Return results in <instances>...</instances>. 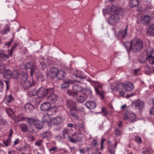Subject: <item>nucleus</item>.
Listing matches in <instances>:
<instances>
[{
  "label": "nucleus",
  "mask_w": 154,
  "mask_h": 154,
  "mask_svg": "<svg viewBox=\"0 0 154 154\" xmlns=\"http://www.w3.org/2000/svg\"><path fill=\"white\" fill-rule=\"evenodd\" d=\"M112 11V7H107V8L103 9V12L104 15L110 14L111 13V16L109 19V23L112 25H115L118 22L119 19V14L122 11L121 8H119Z\"/></svg>",
  "instance_id": "1"
},
{
  "label": "nucleus",
  "mask_w": 154,
  "mask_h": 154,
  "mask_svg": "<svg viewBox=\"0 0 154 154\" xmlns=\"http://www.w3.org/2000/svg\"><path fill=\"white\" fill-rule=\"evenodd\" d=\"M124 45L128 52L132 50L134 52H137L140 51L143 48L142 41L137 38L131 40L130 42H125Z\"/></svg>",
  "instance_id": "2"
},
{
  "label": "nucleus",
  "mask_w": 154,
  "mask_h": 154,
  "mask_svg": "<svg viewBox=\"0 0 154 154\" xmlns=\"http://www.w3.org/2000/svg\"><path fill=\"white\" fill-rule=\"evenodd\" d=\"M47 95V100L50 103H54L57 100L58 97L56 94L54 93L53 89H45L43 87L39 88V97H43Z\"/></svg>",
  "instance_id": "3"
},
{
  "label": "nucleus",
  "mask_w": 154,
  "mask_h": 154,
  "mask_svg": "<svg viewBox=\"0 0 154 154\" xmlns=\"http://www.w3.org/2000/svg\"><path fill=\"white\" fill-rule=\"evenodd\" d=\"M91 83L93 85L97 94L99 95L103 99L104 98L105 93L103 90V85L99 82L91 81Z\"/></svg>",
  "instance_id": "4"
},
{
  "label": "nucleus",
  "mask_w": 154,
  "mask_h": 154,
  "mask_svg": "<svg viewBox=\"0 0 154 154\" xmlns=\"http://www.w3.org/2000/svg\"><path fill=\"white\" fill-rule=\"evenodd\" d=\"M49 116L47 115H45L43 118V122H47L48 125L51 127L53 125H58L60 124L62 121V119L60 117H57L55 118H52L50 119Z\"/></svg>",
  "instance_id": "5"
},
{
  "label": "nucleus",
  "mask_w": 154,
  "mask_h": 154,
  "mask_svg": "<svg viewBox=\"0 0 154 154\" xmlns=\"http://www.w3.org/2000/svg\"><path fill=\"white\" fill-rule=\"evenodd\" d=\"M3 75L4 78L7 79L5 82L6 85L7 90H8V89L9 86V80L12 78V72L9 69H6L4 72Z\"/></svg>",
  "instance_id": "6"
},
{
  "label": "nucleus",
  "mask_w": 154,
  "mask_h": 154,
  "mask_svg": "<svg viewBox=\"0 0 154 154\" xmlns=\"http://www.w3.org/2000/svg\"><path fill=\"white\" fill-rule=\"evenodd\" d=\"M81 139V135L77 133L74 134L71 136H68L69 140L72 143H75L76 142L79 141Z\"/></svg>",
  "instance_id": "7"
},
{
  "label": "nucleus",
  "mask_w": 154,
  "mask_h": 154,
  "mask_svg": "<svg viewBox=\"0 0 154 154\" xmlns=\"http://www.w3.org/2000/svg\"><path fill=\"white\" fill-rule=\"evenodd\" d=\"M25 67L26 69H30V73L31 75L33 74L34 75H36L37 78L38 79V75L37 74L36 72L35 71V70L34 69V66L33 62H29L27 63L26 65H25Z\"/></svg>",
  "instance_id": "8"
},
{
  "label": "nucleus",
  "mask_w": 154,
  "mask_h": 154,
  "mask_svg": "<svg viewBox=\"0 0 154 154\" xmlns=\"http://www.w3.org/2000/svg\"><path fill=\"white\" fill-rule=\"evenodd\" d=\"M128 26V25H127L125 29H122L119 31L117 36L119 39H123L127 36Z\"/></svg>",
  "instance_id": "9"
},
{
  "label": "nucleus",
  "mask_w": 154,
  "mask_h": 154,
  "mask_svg": "<svg viewBox=\"0 0 154 154\" xmlns=\"http://www.w3.org/2000/svg\"><path fill=\"white\" fill-rule=\"evenodd\" d=\"M26 119L28 123L30 125H35V127L38 129V121L37 120H33V119L29 118H26L24 117L21 119V120L22 121H23L26 120Z\"/></svg>",
  "instance_id": "10"
},
{
  "label": "nucleus",
  "mask_w": 154,
  "mask_h": 154,
  "mask_svg": "<svg viewBox=\"0 0 154 154\" xmlns=\"http://www.w3.org/2000/svg\"><path fill=\"white\" fill-rule=\"evenodd\" d=\"M58 72V70L57 68L55 67L52 68L49 70L47 76L48 77L53 78L54 77H56Z\"/></svg>",
  "instance_id": "11"
},
{
  "label": "nucleus",
  "mask_w": 154,
  "mask_h": 154,
  "mask_svg": "<svg viewBox=\"0 0 154 154\" xmlns=\"http://www.w3.org/2000/svg\"><path fill=\"white\" fill-rule=\"evenodd\" d=\"M85 105L89 109H94L96 107V104L93 101H88L85 102Z\"/></svg>",
  "instance_id": "12"
},
{
  "label": "nucleus",
  "mask_w": 154,
  "mask_h": 154,
  "mask_svg": "<svg viewBox=\"0 0 154 154\" xmlns=\"http://www.w3.org/2000/svg\"><path fill=\"white\" fill-rule=\"evenodd\" d=\"M51 107V103L49 102H45L42 104L40 109L42 111L49 110Z\"/></svg>",
  "instance_id": "13"
},
{
  "label": "nucleus",
  "mask_w": 154,
  "mask_h": 154,
  "mask_svg": "<svg viewBox=\"0 0 154 154\" xmlns=\"http://www.w3.org/2000/svg\"><path fill=\"white\" fill-rule=\"evenodd\" d=\"M134 88L133 85L130 82L124 84V89L126 91H130Z\"/></svg>",
  "instance_id": "14"
},
{
  "label": "nucleus",
  "mask_w": 154,
  "mask_h": 154,
  "mask_svg": "<svg viewBox=\"0 0 154 154\" xmlns=\"http://www.w3.org/2000/svg\"><path fill=\"white\" fill-rule=\"evenodd\" d=\"M72 82L69 80H65L63 81V83L61 85V88L63 89H64L68 88L70 84H72Z\"/></svg>",
  "instance_id": "15"
},
{
  "label": "nucleus",
  "mask_w": 154,
  "mask_h": 154,
  "mask_svg": "<svg viewBox=\"0 0 154 154\" xmlns=\"http://www.w3.org/2000/svg\"><path fill=\"white\" fill-rule=\"evenodd\" d=\"M66 106L68 108L71 109L76 106V103L75 101L69 100L67 101Z\"/></svg>",
  "instance_id": "16"
},
{
  "label": "nucleus",
  "mask_w": 154,
  "mask_h": 154,
  "mask_svg": "<svg viewBox=\"0 0 154 154\" xmlns=\"http://www.w3.org/2000/svg\"><path fill=\"white\" fill-rule=\"evenodd\" d=\"M135 106L137 107L140 109H143L144 106V103L139 99L137 100L135 103Z\"/></svg>",
  "instance_id": "17"
},
{
  "label": "nucleus",
  "mask_w": 154,
  "mask_h": 154,
  "mask_svg": "<svg viewBox=\"0 0 154 154\" xmlns=\"http://www.w3.org/2000/svg\"><path fill=\"white\" fill-rule=\"evenodd\" d=\"M66 73L63 70L58 71L56 77L59 79H63L65 76Z\"/></svg>",
  "instance_id": "18"
},
{
  "label": "nucleus",
  "mask_w": 154,
  "mask_h": 154,
  "mask_svg": "<svg viewBox=\"0 0 154 154\" xmlns=\"http://www.w3.org/2000/svg\"><path fill=\"white\" fill-rule=\"evenodd\" d=\"M21 84L23 85L25 89H27L30 87L32 86V84L31 83V82L27 80L24 82H22Z\"/></svg>",
  "instance_id": "19"
},
{
  "label": "nucleus",
  "mask_w": 154,
  "mask_h": 154,
  "mask_svg": "<svg viewBox=\"0 0 154 154\" xmlns=\"http://www.w3.org/2000/svg\"><path fill=\"white\" fill-rule=\"evenodd\" d=\"M73 90L76 92L77 93L83 90V88L81 85H74L72 87Z\"/></svg>",
  "instance_id": "20"
},
{
  "label": "nucleus",
  "mask_w": 154,
  "mask_h": 154,
  "mask_svg": "<svg viewBox=\"0 0 154 154\" xmlns=\"http://www.w3.org/2000/svg\"><path fill=\"white\" fill-rule=\"evenodd\" d=\"M33 108V105L30 103H28L26 104L24 107L25 110L27 112H30Z\"/></svg>",
  "instance_id": "21"
},
{
  "label": "nucleus",
  "mask_w": 154,
  "mask_h": 154,
  "mask_svg": "<svg viewBox=\"0 0 154 154\" xmlns=\"http://www.w3.org/2000/svg\"><path fill=\"white\" fill-rule=\"evenodd\" d=\"M75 75L77 77L80 79H85L86 78V76L83 74L80 71L76 70L74 72Z\"/></svg>",
  "instance_id": "22"
},
{
  "label": "nucleus",
  "mask_w": 154,
  "mask_h": 154,
  "mask_svg": "<svg viewBox=\"0 0 154 154\" xmlns=\"http://www.w3.org/2000/svg\"><path fill=\"white\" fill-rule=\"evenodd\" d=\"M138 3V0H130L129 3V6L131 8H133L137 6Z\"/></svg>",
  "instance_id": "23"
},
{
  "label": "nucleus",
  "mask_w": 154,
  "mask_h": 154,
  "mask_svg": "<svg viewBox=\"0 0 154 154\" xmlns=\"http://www.w3.org/2000/svg\"><path fill=\"white\" fill-rule=\"evenodd\" d=\"M12 54V52L11 51L10 53L9 52L8 54H6L3 50H0V56L3 59L5 58H8Z\"/></svg>",
  "instance_id": "24"
},
{
  "label": "nucleus",
  "mask_w": 154,
  "mask_h": 154,
  "mask_svg": "<svg viewBox=\"0 0 154 154\" xmlns=\"http://www.w3.org/2000/svg\"><path fill=\"white\" fill-rule=\"evenodd\" d=\"M83 93L84 95L86 96V98L90 96L92 94V92L88 88H84L82 90Z\"/></svg>",
  "instance_id": "25"
},
{
  "label": "nucleus",
  "mask_w": 154,
  "mask_h": 154,
  "mask_svg": "<svg viewBox=\"0 0 154 154\" xmlns=\"http://www.w3.org/2000/svg\"><path fill=\"white\" fill-rule=\"evenodd\" d=\"M14 98L11 94L6 96L4 98V100L6 103H10L14 101Z\"/></svg>",
  "instance_id": "26"
},
{
  "label": "nucleus",
  "mask_w": 154,
  "mask_h": 154,
  "mask_svg": "<svg viewBox=\"0 0 154 154\" xmlns=\"http://www.w3.org/2000/svg\"><path fill=\"white\" fill-rule=\"evenodd\" d=\"M86 99V97L83 95L78 96L76 99L77 102L79 103H81L84 102Z\"/></svg>",
  "instance_id": "27"
},
{
  "label": "nucleus",
  "mask_w": 154,
  "mask_h": 154,
  "mask_svg": "<svg viewBox=\"0 0 154 154\" xmlns=\"http://www.w3.org/2000/svg\"><path fill=\"white\" fill-rule=\"evenodd\" d=\"M148 56L146 55V54H145L144 55H141L139 58V61L141 63H144L146 61L147 59Z\"/></svg>",
  "instance_id": "28"
},
{
  "label": "nucleus",
  "mask_w": 154,
  "mask_h": 154,
  "mask_svg": "<svg viewBox=\"0 0 154 154\" xmlns=\"http://www.w3.org/2000/svg\"><path fill=\"white\" fill-rule=\"evenodd\" d=\"M27 78L28 75L27 73L25 72H22L21 75V83L27 80Z\"/></svg>",
  "instance_id": "29"
},
{
  "label": "nucleus",
  "mask_w": 154,
  "mask_h": 154,
  "mask_svg": "<svg viewBox=\"0 0 154 154\" xmlns=\"http://www.w3.org/2000/svg\"><path fill=\"white\" fill-rule=\"evenodd\" d=\"M75 128H78L79 131H85L84 126L83 124L78 123L75 125Z\"/></svg>",
  "instance_id": "30"
},
{
  "label": "nucleus",
  "mask_w": 154,
  "mask_h": 154,
  "mask_svg": "<svg viewBox=\"0 0 154 154\" xmlns=\"http://www.w3.org/2000/svg\"><path fill=\"white\" fill-rule=\"evenodd\" d=\"M136 119L135 115L134 113H131L128 116V120L130 122H134Z\"/></svg>",
  "instance_id": "31"
},
{
  "label": "nucleus",
  "mask_w": 154,
  "mask_h": 154,
  "mask_svg": "<svg viewBox=\"0 0 154 154\" xmlns=\"http://www.w3.org/2000/svg\"><path fill=\"white\" fill-rule=\"evenodd\" d=\"M147 32L149 35H154V24L151 25L147 30Z\"/></svg>",
  "instance_id": "32"
},
{
  "label": "nucleus",
  "mask_w": 154,
  "mask_h": 154,
  "mask_svg": "<svg viewBox=\"0 0 154 154\" xmlns=\"http://www.w3.org/2000/svg\"><path fill=\"white\" fill-rule=\"evenodd\" d=\"M62 133L63 134V137L64 138H65L66 137H67V138L68 139V136H71L69 135V132L68 131V129L66 128L63 130Z\"/></svg>",
  "instance_id": "33"
},
{
  "label": "nucleus",
  "mask_w": 154,
  "mask_h": 154,
  "mask_svg": "<svg viewBox=\"0 0 154 154\" xmlns=\"http://www.w3.org/2000/svg\"><path fill=\"white\" fill-rule=\"evenodd\" d=\"M147 60L151 64L154 65V57L151 55L148 56Z\"/></svg>",
  "instance_id": "34"
},
{
  "label": "nucleus",
  "mask_w": 154,
  "mask_h": 154,
  "mask_svg": "<svg viewBox=\"0 0 154 154\" xmlns=\"http://www.w3.org/2000/svg\"><path fill=\"white\" fill-rule=\"evenodd\" d=\"M150 20V17L146 15L144 17L143 19L142 20V21L144 23H146L149 22Z\"/></svg>",
  "instance_id": "35"
},
{
  "label": "nucleus",
  "mask_w": 154,
  "mask_h": 154,
  "mask_svg": "<svg viewBox=\"0 0 154 154\" xmlns=\"http://www.w3.org/2000/svg\"><path fill=\"white\" fill-rule=\"evenodd\" d=\"M100 113H102L103 115L105 116H106L108 114L107 108L105 107H103L102 108V112Z\"/></svg>",
  "instance_id": "36"
},
{
  "label": "nucleus",
  "mask_w": 154,
  "mask_h": 154,
  "mask_svg": "<svg viewBox=\"0 0 154 154\" xmlns=\"http://www.w3.org/2000/svg\"><path fill=\"white\" fill-rule=\"evenodd\" d=\"M20 127L23 131L24 132H26L28 131V128L26 125L24 124H22L20 125Z\"/></svg>",
  "instance_id": "37"
},
{
  "label": "nucleus",
  "mask_w": 154,
  "mask_h": 154,
  "mask_svg": "<svg viewBox=\"0 0 154 154\" xmlns=\"http://www.w3.org/2000/svg\"><path fill=\"white\" fill-rule=\"evenodd\" d=\"M108 149L110 154H115L116 149L113 147V146H109Z\"/></svg>",
  "instance_id": "38"
},
{
  "label": "nucleus",
  "mask_w": 154,
  "mask_h": 154,
  "mask_svg": "<svg viewBox=\"0 0 154 154\" xmlns=\"http://www.w3.org/2000/svg\"><path fill=\"white\" fill-rule=\"evenodd\" d=\"M72 109L77 113L82 111L83 109V107H80L78 108L76 107V106H75Z\"/></svg>",
  "instance_id": "39"
},
{
  "label": "nucleus",
  "mask_w": 154,
  "mask_h": 154,
  "mask_svg": "<svg viewBox=\"0 0 154 154\" xmlns=\"http://www.w3.org/2000/svg\"><path fill=\"white\" fill-rule=\"evenodd\" d=\"M51 132L50 131H47L45 132L42 134H40L41 136L43 138L49 137L50 136Z\"/></svg>",
  "instance_id": "40"
},
{
  "label": "nucleus",
  "mask_w": 154,
  "mask_h": 154,
  "mask_svg": "<svg viewBox=\"0 0 154 154\" xmlns=\"http://www.w3.org/2000/svg\"><path fill=\"white\" fill-rule=\"evenodd\" d=\"M47 65L45 62H42L39 65V67L40 69L43 70L47 67Z\"/></svg>",
  "instance_id": "41"
},
{
  "label": "nucleus",
  "mask_w": 154,
  "mask_h": 154,
  "mask_svg": "<svg viewBox=\"0 0 154 154\" xmlns=\"http://www.w3.org/2000/svg\"><path fill=\"white\" fill-rule=\"evenodd\" d=\"M124 84L122 83H119L116 85L117 91L124 88Z\"/></svg>",
  "instance_id": "42"
},
{
  "label": "nucleus",
  "mask_w": 154,
  "mask_h": 154,
  "mask_svg": "<svg viewBox=\"0 0 154 154\" xmlns=\"http://www.w3.org/2000/svg\"><path fill=\"white\" fill-rule=\"evenodd\" d=\"M109 89L111 92L117 91L116 85L115 86L112 84H110Z\"/></svg>",
  "instance_id": "43"
},
{
  "label": "nucleus",
  "mask_w": 154,
  "mask_h": 154,
  "mask_svg": "<svg viewBox=\"0 0 154 154\" xmlns=\"http://www.w3.org/2000/svg\"><path fill=\"white\" fill-rule=\"evenodd\" d=\"M58 111V108L57 107H53L49 109V112H51L52 113V114L55 113Z\"/></svg>",
  "instance_id": "44"
},
{
  "label": "nucleus",
  "mask_w": 154,
  "mask_h": 154,
  "mask_svg": "<svg viewBox=\"0 0 154 154\" xmlns=\"http://www.w3.org/2000/svg\"><path fill=\"white\" fill-rule=\"evenodd\" d=\"M5 66L2 63H0V73H2L5 70Z\"/></svg>",
  "instance_id": "45"
},
{
  "label": "nucleus",
  "mask_w": 154,
  "mask_h": 154,
  "mask_svg": "<svg viewBox=\"0 0 154 154\" xmlns=\"http://www.w3.org/2000/svg\"><path fill=\"white\" fill-rule=\"evenodd\" d=\"M69 113L70 115L76 117L78 115V113L72 109H70Z\"/></svg>",
  "instance_id": "46"
},
{
  "label": "nucleus",
  "mask_w": 154,
  "mask_h": 154,
  "mask_svg": "<svg viewBox=\"0 0 154 154\" xmlns=\"http://www.w3.org/2000/svg\"><path fill=\"white\" fill-rule=\"evenodd\" d=\"M67 93L69 95H72L73 96H75L77 94V93L74 91H67Z\"/></svg>",
  "instance_id": "47"
},
{
  "label": "nucleus",
  "mask_w": 154,
  "mask_h": 154,
  "mask_svg": "<svg viewBox=\"0 0 154 154\" xmlns=\"http://www.w3.org/2000/svg\"><path fill=\"white\" fill-rule=\"evenodd\" d=\"M4 143L5 145L6 146H8L10 145L11 143V139L10 138H8L5 142H4Z\"/></svg>",
  "instance_id": "48"
},
{
  "label": "nucleus",
  "mask_w": 154,
  "mask_h": 154,
  "mask_svg": "<svg viewBox=\"0 0 154 154\" xmlns=\"http://www.w3.org/2000/svg\"><path fill=\"white\" fill-rule=\"evenodd\" d=\"M122 134V131L119 129L116 128V129L115 134L117 136H119Z\"/></svg>",
  "instance_id": "49"
},
{
  "label": "nucleus",
  "mask_w": 154,
  "mask_h": 154,
  "mask_svg": "<svg viewBox=\"0 0 154 154\" xmlns=\"http://www.w3.org/2000/svg\"><path fill=\"white\" fill-rule=\"evenodd\" d=\"M18 46V44L17 43H15L14 45H13L10 50H9L8 52L10 53L12 51H13Z\"/></svg>",
  "instance_id": "50"
},
{
  "label": "nucleus",
  "mask_w": 154,
  "mask_h": 154,
  "mask_svg": "<svg viewBox=\"0 0 154 154\" xmlns=\"http://www.w3.org/2000/svg\"><path fill=\"white\" fill-rule=\"evenodd\" d=\"M13 40L14 38H11V41L6 42L5 43V45H7L8 47V48L9 46H10L11 45Z\"/></svg>",
  "instance_id": "51"
},
{
  "label": "nucleus",
  "mask_w": 154,
  "mask_h": 154,
  "mask_svg": "<svg viewBox=\"0 0 154 154\" xmlns=\"http://www.w3.org/2000/svg\"><path fill=\"white\" fill-rule=\"evenodd\" d=\"M136 141L138 143H141V138L139 136H137L135 137Z\"/></svg>",
  "instance_id": "52"
},
{
  "label": "nucleus",
  "mask_w": 154,
  "mask_h": 154,
  "mask_svg": "<svg viewBox=\"0 0 154 154\" xmlns=\"http://www.w3.org/2000/svg\"><path fill=\"white\" fill-rule=\"evenodd\" d=\"M10 28L8 25H7L4 27V33L5 34H7V32L10 30Z\"/></svg>",
  "instance_id": "53"
},
{
  "label": "nucleus",
  "mask_w": 154,
  "mask_h": 154,
  "mask_svg": "<svg viewBox=\"0 0 154 154\" xmlns=\"http://www.w3.org/2000/svg\"><path fill=\"white\" fill-rule=\"evenodd\" d=\"M4 89V84L3 82L0 81V91H2Z\"/></svg>",
  "instance_id": "54"
},
{
  "label": "nucleus",
  "mask_w": 154,
  "mask_h": 154,
  "mask_svg": "<svg viewBox=\"0 0 154 154\" xmlns=\"http://www.w3.org/2000/svg\"><path fill=\"white\" fill-rule=\"evenodd\" d=\"M57 147L54 146L52 148L49 149V151L50 152L53 151L54 152H55L56 151H57Z\"/></svg>",
  "instance_id": "55"
},
{
  "label": "nucleus",
  "mask_w": 154,
  "mask_h": 154,
  "mask_svg": "<svg viewBox=\"0 0 154 154\" xmlns=\"http://www.w3.org/2000/svg\"><path fill=\"white\" fill-rule=\"evenodd\" d=\"M97 143V141L96 140H93L91 143V144L94 147H95L96 146Z\"/></svg>",
  "instance_id": "56"
},
{
  "label": "nucleus",
  "mask_w": 154,
  "mask_h": 154,
  "mask_svg": "<svg viewBox=\"0 0 154 154\" xmlns=\"http://www.w3.org/2000/svg\"><path fill=\"white\" fill-rule=\"evenodd\" d=\"M150 114L154 115V107L151 108L150 111Z\"/></svg>",
  "instance_id": "57"
},
{
  "label": "nucleus",
  "mask_w": 154,
  "mask_h": 154,
  "mask_svg": "<svg viewBox=\"0 0 154 154\" xmlns=\"http://www.w3.org/2000/svg\"><path fill=\"white\" fill-rule=\"evenodd\" d=\"M20 142V140L19 139H17L16 140H15L14 143V145H15L18 144Z\"/></svg>",
  "instance_id": "58"
},
{
  "label": "nucleus",
  "mask_w": 154,
  "mask_h": 154,
  "mask_svg": "<svg viewBox=\"0 0 154 154\" xmlns=\"http://www.w3.org/2000/svg\"><path fill=\"white\" fill-rule=\"evenodd\" d=\"M119 94L122 97H124L125 95V93L123 91H120L119 92Z\"/></svg>",
  "instance_id": "59"
},
{
  "label": "nucleus",
  "mask_w": 154,
  "mask_h": 154,
  "mask_svg": "<svg viewBox=\"0 0 154 154\" xmlns=\"http://www.w3.org/2000/svg\"><path fill=\"white\" fill-rule=\"evenodd\" d=\"M142 153L143 154H150V152L148 150H146L143 151Z\"/></svg>",
  "instance_id": "60"
},
{
  "label": "nucleus",
  "mask_w": 154,
  "mask_h": 154,
  "mask_svg": "<svg viewBox=\"0 0 154 154\" xmlns=\"http://www.w3.org/2000/svg\"><path fill=\"white\" fill-rule=\"evenodd\" d=\"M135 95V94H127V95L126 96V98H129L130 97H132L133 96H134V95Z\"/></svg>",
  "instance_id": "61"
},
{
  "label": "nucleus",
  "mask_w": 154,
  "mask_h": 154,
  "mask_svg": "<svg viewBox=\"0 0 154 154\" xmlns=\"http://www.w3.org/2000/svg\"><path fill=\"white\" fill-rule=\"evenodd\" d=\"M140 70V69L137 68L136 69H135L134 70V73L136 75H137V72H138Z\"/></svg>",
  "instance_id": "62"
},
{
  "label": "nucleus",
  "mask_w": 154,
  "mask_h": 154,
  "mask_svg": "<svg viewBox=\"0 0 154 154\" xmlns=\"http://www.w3.org/2000/svg\"><path fill=\"white\" fill-rule=\"evenodd\" d=\"M67 126L70 128H73L74 126V125L72 123H69L67 125Z\"/></svg>",
  "instance_id": "63"
},
{
  "label": "nucleus",
  "mask_w": 154,
  "mask_h": 154,
  "mask_svg": "<svg viewBox=\"0 0 154 154\" xmlns=\"http://www.w3.org/2000/svg\"><path fill=\"white\" fill-rule=\"evenodd\" d=\"M61 138L60 136H56L55 137V139L58 140H60L61 139Z\"/></svg>",
  "instance_id": "64"
}]
</instances>
